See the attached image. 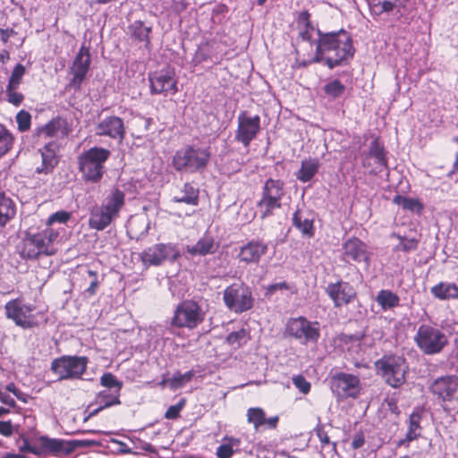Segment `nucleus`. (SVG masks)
<instances>
[{
	"label": "nucleus",
	"mask_w": 458,
	"mask_h": 458,
	"mask_svg": "<svg viewBox=\"0 0 458 458\" xmlns=\"http://www.w3.org/2000/svg\"><path fill=\"white\" fill-rule=\"evenodd\" d=\"M36 133L39 138L47 139L64 137L67 135L68 131L66 123L62 119L55 118L38 128Z\"/></svg>",
	"instance_id": "obj_26"
},
{
	"label": "nucleus",
	"mask_w": 458,
	"mask_h": 458,
	"mask_svg": "<svg viewBox=\"0 0 458 458\" xmlns=\"http://www.w3.org/2000/svg\"><path fill=\"white\" fill-rule=\"evenodd\" d=\"M25 71V67L18 64L11 74L7 86H10V88H19Z\"/></svg>",
	"instance_id": "obj_49"
},
{
	"label": "nucleus",
	"mask_w": 458,
	"mask_h": 458,
	"mask_svg": "<svg viewBox=\"0 0 458 458\" xmlns=\"http://www.w3.org/2000/svg\"><path fill=\"white\" fill-rule=\"evenodd\" d=\"M320 163L318 158H306L301 161L300 169L295 173L296 178L301 182H310L318 173Z\"/></svg>",
	"instance_id": "obj_29"
},
{
	"label": "nucleus",
	"mask_w": 458,
	"mask_h": 458,
	"mask_svg": "<svg viewBox=\"0 0 458 458\" xmlns=\"http://www.w3.org/2000/svg\"><path fill=\"white\" fill-rule=\"evenodd\" d=\"M284 196V182L279 180L269 179L265 182L263 194L259 201V208L261 218L271 215L275 208L281 206V199Z\"/></svg>",
	"instance_id": "obj_10"
},
{
	"label": "nucleus",
	"mask_w": 458,
	"mask_h": 458,
	"mask_svg": "<svg viewBox=\"0 0 458 458\" xmlns=\"http://www.w3.org/2000/svg\"><path fill=\"white\" fill-rule=\"evenodd\" d=\"M16 214L15 204L9 197L0 193V227H4Z\"/></svg>",
	"instance_id": "obj_33"
},
{
	"label": "nucleus",
	"mask_w": 458,
	"mask_h": 458,
	"mask_svg": "<svg viewBox=\"0 0 458 458\" xmlns=\"http://www.w3.org/2000/svg\"><path fill=\"white\" fill-rule=\"evenodd\" d=\"M209 157L208 148L187 147L176 151L173 165L179 172L195 173L206 167Z\"/></svg>",
	"instance_id": "obj_5"
},
{
	"label": "nucleus",
	"mask_w": 458,
	"mask_h": 458,
	"mask_svg": "<svg viewBox=\"0 0 458 458\" xmlns=\"http://www.w3.org/2000/svg\"><path fill=\"white\" fill-rule=\"evenodd\" d=\"M248 340L247 332L245 329H240L238 331L229 334L226 337V342L233 348L236 349L245 344Z\"/></svg>",
	"instance_id": "obj_43"
},
{
	"label": "nucleus",
	"mask_w": 458,
	"mask_h": 458,
	"mask_svg": "<svg viewBox=\"0 0 458 458\" xmlns=\"http://www.w3.org/2000/svg\"><path fill=\"white\" fill-rule=\"evenodd\" d=\"M285 334L300 343L316 344L320 336L318 322H311L304 317L290 318L285 326Z\"/></svg>",
	"instance_id": "obj_9"
},
{
	"label": "nucleus",
	"mask_w": 458,
	"mask_h": 458,
	"mask_svg": "<svg viewBox=\"0 0 458 458\" xmlns=\"http://www.w3.org/2000/svg\"><path fill=\"white\" fill-rule=\"evenodd\" d=\"M317 435H318V437L319 438L320 442L323 444V445H327L329 444V437L327 436V432H325L324 430L322 429H318L317 431Z\"/></svg>",
	"instance_id": "obj_64"
},
{
	"label": "nucleus",
	"mask_w": 458,
	"mask_h": 458,
	"mask_svg": "<svg viewBox=\"0 0 458 458\" xmlns=\"http://www.w3.org/2000/svg\"><path fill=\"white\" fill-rule=\"evenodd\" d=\"M85 273L88 276L85 277V280L89 279V286L85 289V293L89 296H92L96 293L98 285V274L90 269H85Z\"/></svg>",
	"instance_id": "obj_52"
},
{
	"label": "nucleus",
	"mask_w": 458,
	"mask_h": 458,
	"mask_svg": "<svg viewBox=\"0 0 458 458\" xmlns=\"http://www.w3.org/2000/svg\"><path fill=\"white\" fill-rule=\"evenodd\" d=\"M63 230V227H46L37 233L29 232L20 247L21 255L27 259H36L40 254H53L54 243Z\"/></svg>",
	"instance_id": "obj_3"
},
{
	"label": "nucleus",
	"mask_w": 458,
	"mask_h": 458,
	"mask_svg": "<svg viewBox=\"0 0 458 458\" xmlns=\"http://www.w3.org/2000/svg\"><path fill=\"white\" fill-rule=\"evenodd\" d=\"M247 420L249 423L253 424L255 429L258 430L266 422L264 410L259 407L248 409Z\"/></svg>",
	"instance_id": "obj_40"
},
{
	"label": "nucleus",
	"mask_w": 458,
	"mask_h": 458,
	"mask_svg": "<svg viewBox=\"0 0 458 458\" xmlns=\"http://www.w3.org/2000/svg\"><path fill=\"white\" fill-rule=\"evenodd\" d=\"M150 90L152 94L174 95L178 91L177 80L174 72L165 69L149 75Z\"/></svg>",
	"instance_id": "obj_15"
},
{
	"label": "nucleus",
	"mask_w": 458,
	"mask_h": 458,
	"mask_svg": "<svg viewBox=\"0 0 458 458\" xmlns=\"http://www.w3.org/2000/svg\"><path fill=\"white\" fill-rule=\"evenodd\" d=\"M14 34L13 30H0V39L4 44H6L9 38Z\"/></svg>",
	"instance_id": "obj_61"
},
{
	"label": "nucleus",
	"mask_w": 458,
	"mask_h": 458,
	"mask_svg": "<svg viewBox=\"0 0 458 458\" xmlns=\"http://www.w3.org/2000/svg\"><path fill=\"white\" fill-rule=\"evenodd\" d=\"M369 156L375 159L379 168L386 165L384 150L376 140L372 142L369 148Z\"/></svg>",
	"instance_id": "obj_46"
},
{
	"label": "nucleus",
	"mask_w": 458,
	"mask_h": 458,
	"mask_svg": "<svg viewBox=\"0 0 458 458\" xmlns=\"http://www.w3.org/2000/svg\"><path fill=\"white\" fill-rule=\"evenodd\" d=\"M111 152L101 147H93L78 157L79 170L85 181L99 182L105 174V163Z\"/></svg>",
	"instance_id": "obj_4"
},
{
	"label": "nucleus",
	"mask_w": 458,
	"mask_h": 458,
	"mask_svg": "<svg viewBox=\"0 0 458 458\" xmlns=\"http://www.w3.org/2000/svg\"><path fill=\"white\" fill-rule=\"evenodd\" d=\"M420 414L417 411H413L408 421V431L404 441L411 442L417 438L420 435Z\"/></svg>",
	"instance_id": "obj_38"
},
{
	"label": "nucleus",
	"mask_w": 458,
	"mask_h": 458,
	"mask_svg": "<svg viewBox=\"0 0 458 458\" xmlns=\"http://www.w3.org/2000/svg\"><path fill=\"white\" fill-rule=\"evenodd\" d=\"M125 203V194L119 189H113L105 197L100 205L90 210L89 225L97 231L106 229L115 220Z\"/></svg>",
	"instance_id": "obj_2"
},
{
	"label": "nucleus",
	"mask_w": 458,
	"mask_h": 458,
	"mask_svg": "<svg viewBox=\"0 0 458 458\" xmlns=\"http://www.w3.org/2000/svg\"><path fill=\"white\" fill-rule=\"evenodd\" d=\"M267 251L266 243L260 241H250L241 247L238 259L245 264H258Z\"/></svg>",
	"instance_id": "obj_23"
},
{
	"label": "nucleus",
	"mask_w": 458,
	"mask_h": 458,
	"mask_svg": "<svg viewBox=\"0 0 458 458\" xmlns=\"http://www.w3.org/2000/svg\"><path fill=\"white\" fill-rule=\"evenodd\" d=\"M353 53L352 39L346 31L326 33L317 42L313 62H324L332 69L352 57Z\"/></svg>",
	"instance_id": "obj_1"
},
{
	"label": "nucleus",
	"mask_w": 458,
	"mask_h": 458,
	"mask_svg": "<svg viewBox=\"0 0 458 458\" xmlns=\"http://www.w3.org/2000/svg\"><path fill=\"white\" fill-rule=\"evenodd\" d=\"M370 13L373 16H380L389 13L401 5L402 0H367Z\"/></svg>",
	"instance_id": "obj_30"
},
{
	"label": "nucleus",
	"mask_w": 458,
	"mask_h": 458,
	"mask_svg": "<svg viewBox=\"0 0 458 458\" xmlns=\"http://www.w3.org/2000/svg\"><path fill=\"white\" fill-rule=\"evenodd\" d=\"M431 392L444 402H458V377H442L430 386Z\"/></svg>",
	"instance_id": "obj_19"
},
{
	"label": "nucleus",
	"mask_w": 458,
	"mask_h": 458,
	"mask_svg": "<svg viewBox=\"0 0 458 458\" xmlns=\"http://www.w3.org/2000/svg\"><path fill=\"white\" fill-rule=\"evenodd\" d=\"M310 14L308 12H301L297 19V26L299 30V36L304 41H311L315 40V34L318 35V38L323 34L320 33L319 30H315V28L310 23ZM319 38H318V40Z\"/></svg>",
	"instance_id": "obj_27"
},
{
	"label": "nucleus",
	"mask_w": 458,
	"mask_h": 458,
	"mask_svg": "<svg viewBox=\"0 0 458 458\" xmlns=\"http://www.w3.org/2000/svg\"><path fill=\"white\" fill-rule=\"evenodd\" d=\"M19 450L21 453H30L35 455H40L42 454L41 447H36L31 445L28 439H23L22 444L19 446Z\"/></svg>",
	"instance_id": "obj_58"
},
{
	"label": "nucleus",
	"mask_w": 458,
	"mask_h": 458,
	"mask_svg": "<svg viewBox=\"0 0 458 458\" xmlns=\"http://www.w3.org/2000/svg\"><path fill=\"white\" fill-rule=\"evenodd\" d=\"M326 292L336 307L348 304L356 295L352 286L346 282L329 284Z\"/></svg>",
	"instance_id": "obj_22"
},
{
	"label": "nucleus",
	"mask_w": 458,
	"mask_h": 458,
	"mask_svg": "<svg viewBox=\"0 0 458 458\" xmlns=\"http://www.w3.org/2000/svg\"><path fill=\"white\" fill-rule=\"evenodd\" d=\"M58 151V146L55 142L51 141L46 144L42 149H40L42 157L41 167L37 168V173H50L58 163L56 153Z\"/></svg>",
	"instance_id": "obj_25"
},
{
	"label": "nucleus",
	"mask_w": 458,
	"mask_h": 458,
	"mask_svg": "<svg viewBox=\"0 0 458 458\" xmlns=\"http://www.w3.org/2000/svg\"><path fill=\"white\" fill-rule=\"evenodd\" d=\"M192 376L193 374L191 371L186 372L184 374H174L173 377H171L169 380L170 388L175 390L182 387L186 383H188L191 379Z\"/></svg>",
	"instance_id": "obj_45"
},
{
	"label": "nucleus",
	"mask_w": 458,
	"mask_h": 458,
	"mask_svg": "<svg viewBox=\"0 0 458 458\" xmlns=\"http://www.w3.org/2000/svg\"><path fill=\"white\" fill-rule=\"evenodd\" d=\"M376 301L383 310H388L399 306V296L390 290H381L378 292Z\"/></svg>",
	"instance_id": "obj_34"
},
{
	"label": "nucleus",
	"mask_w": 458,
	"mask_h": 458,
	"mask_svg": "<svg viewBox=\"0 0 458 458\" xmlns=\"http://www.w3.org/2000/svg\"><path fill=\"white\" fill-rule=\"evenodd\" d=\"M277 291H287L290 294L296 293L297 290L293 284H288L286 282H280L276 284H270L266 289V295L272 296Z\"/></svg>",
	"instance_id": "obj_44"
},
{
	"label": "nucleus",
	"mask_w": 458,
	"mask_h": 458,
	"mask_svg": "<svg viewBox=\"0 0 458 458\" xmlns=\"http://www.w3.org/2000/svg\"><path fill=\"white\" fill-rule=\"evenodd\" d=\"M414 341L427 355L437 354L448 344V337L443 330L427 324L418 327Z\"/></svg>",
	"instance_id": "obj_6"
},
{
	"label": "nucleus",
	"mask_w": 458,
	"mask_h": 458,
	"mask_svg": "<svg viewBox=\"0 0 458 458\" xmlns=\"http://www.w3.org/2000/svg\"><path fill=\"white\" fill-rule=\"evenodd\" d=\"M13 145V136L2 124H0V157L6 154Z\"/></svg>",
	"instance_id": "obj_42"
},
{
	"label": "nucleus",
	"mask_w": 458,
	"mask_h": 458,
	"mask_svg": "<svg viewBox=\"0 0 458 458\" xmlns=\"http://www.w3.org/2000/svg\"><path fill=\"white\" fill-rule=\"evenodd\" d=\"M88 359L84 356H62L51 363L52 372L58 380L78 379L86 371Z\"/></svg>",
	"instance_id": "obj_8"
},
{
	"label": "nucleus",
	"mask_w": 458,
	"mask_h": 458,
	"mask_svg": "<svg viewBox=\"0 0 458 458\" xmlns=\"http://www.w3.org/2000/svg\"><path fill=\"white\" fill-rule=\"evenodd\" d=\"M0 401L3 403H4L10 407H14L16 405L15 400L13 397H11L9 394H7L2 391H1Z\"/></svg>",
	"instance_id": "obj_60"
},
{
	"label": "nucleus",
	"mask_w": 458,
	"mask_h": 458,
	"mask_svg": "<svg viewBox=\"0 0 458 458\" xmlns=\"http://www.w3.org/2000/svg\"><path fill=\"white\" fill-rule=\"evenodd\" d=\"M119 396L120 391H113V390H103L98 393L97 395V403L100 405L98 409H97L94 413L98 411L110 407L112 405L119 404Z\"/></svg>",
	"instance_id": "obj_36"
},
{
	"label": "nucleus",
	"mask_w": 458,
	"mask_h": 458,
	"mask_svg": "<svg viewBox=\"0 0 458 458\" xmlns=\"http://www.w3.org/2000/svg\"><path fill=\"white\" fill-rule=\"evenodd\" d=\"M17 89L18 88H10V86L6 87L7 100L15 106H20L23 101V95L17 92Z\"/></svg>",
	"instance_id": "obj_56"
},
{
	"label": "nucleus",
	"mask_w": 458,
	"mask_h": 458,
	"mask_svg": "<svg viewBox=\"0 0 458 458\" xmlns=\"http://www.w3.org/2000/svg\"><path fill=\"white\" fill-rule=\"evenodd\" d=\"M95 133L121 142L125 136V126L123 119L111 115L104 118L96 125Z\"/></svg>",
	"instance_id": "obj_18"
},
{
	"label": "nucleus",
	"mask_w": 458,
	"mask_h": 458,
	"mask_svg": "<svg viewBox=\"0 0 458 458\" xmlns=\"http://www.w3.org/2000/svg\"><path fill=\"white\" fill-rule=\"evenodd\" d=\"M293 384L304 394H308L310 390V383L301 375L293 377Z\"/></svg>",
	"instance_id": "obj_57"
},
{
	"label": "nucleus",
	"mask_w": 458,
	"mask_h": 458,
	"mask_svg": "<svg viewBox=\"0 0 458 458\" xmlns=\"http://www.w3.org/2000/svg\"><path fill=\"white\" fill-rule=\"evenodd\" d=\"M131 29L133 30V35L140 40L144 41L148 38L150 29L143 26L141 22H135Z\"/></svg>",
	"instance_id": "obj_54"
},
{
	"label": "nucleus",
	"mask_w": 458,
	"mask_h": 458,
	"mask_svg": "<svg viewBox=\"0 0 458 458\" xmlns=\"http://www.w3.org/2000/svg\"><path fill=\"white\" fill-rule=\"evenodd\" d=\"M71 217V214L67 211H57L51 215L47 222V227H53L55 223L65 224Z\"/></svg>",
	"instance_id": "obj_53"
},
{
	"label": "nucleus",
	"mask_w": 458,
	"mask_h": 458,
	"mask_svg": "<svg viewBox=\"0 0 458 458\" xmlns=\"http://www.w3.org/2000/svg\"><path fill=\"white\" fill-rule=\"evenodd\" d=\"M225 305L236 313L250 310L252 306V296L250 289L242 284H233L224 292Z\"/></svg>",
	"instance_id": "obj_11"
},
{
	"label": "nucleus",
	"mask_w": 458,
	"mask_h": 458,
	"mask_svg": "<svg viewBox=\"0 0 458 458\" xmlns=\"http://www.w3.org/2000/svg\"><path fill=\"white\" fill-rule=\"evenodd\" d=\"M241 441L234 437H225L216 449L218 458H231L239 450Z\"/></svg>",
	"instance_id": "obj_37"
},
{
	"label": "nucleus",
	"mask_w": 458,
	"mask_h": 458,
	"mask_svg": "<svg viewBox=\"0 0 458 458\" xmlns=\"http://www.w3.org/2000/svg\"><path fill=\"white\" fill-rule=\"evenodd\" d=\"M199 199V190L189 183H185L182 191L175 196L173 200L174 202H182L189 205H197Z\"/></svg>",
	"instance_id": "obj_35"
},
{
	"label": "nucleus",
	"mask_w": 458,
	"mask_h": 458,
	"mask_svg": "<svg viewBox=\"0 0 458 458\" xmlns=\"http://www.w3.org/2000/svg\"><path fill=\"white\" fill-rule=\"evenodd\" d=\"M431 293L439 300L458 298V286L454 283L441 282L431 288Z\"/></svg>",
	"instance_id": "obj_31"
},
{
	"label": "nucleus",
	"mask_w": 458,
	"mask_h": 458,
	"mask_svg": "<svg viewBox=\"0 0 458 458\" xmlns=\"http://www.w3.org/2000/svg\"><path fill=\"white\" fill-rule=\"evenodd\" d=\"M393 202L400 207H402L405 210H410L412 212H419L422 209L421 203L413 198H407L401 195H396L393 199Z\"/></svg>",
	"instance_id": "obj_39"
},
{
	"label": "nucleus",
	"mask_w": 458,
	"mask_h": 458,
	"mask_svg": "<svg viewBox=\"0 0 458 458\" xmlns=\"http://www.w3.org/2000/svg\"><path fill=\"white\" fill-rule=\"evenodd\" d=\"M260 131V117L250 115L247 112H242L237 117V130L234 139L248 148L250 142Z\"/></svg>",
	"instance_id": "obj_14"
},
{
	"label": "nucleus",
	"mask_w": 458,
	"mask_h": 458,
	"mask_svg": "<svg viewBox=\"0 0 458 458\" xmlns=\"http://www.w3.org/2000/svg\"><path fill=\"white\" fill-rule=\"evenodd\" d=\"M186 400L184 398L180 399V401L176 404L171 405L167 408L165 413V418L167 420L177 419L181 411L184 408Z\"/></svg>",
	"instance_id": "obj_51"
},
{
	"label": "nucleus",
	"mask_w": 458,
	"mask_h": 458,
	"mask_svg": "<svg viewBox=\"0 0 458 458\" xmlns=\"http://www.w3.org/2000/svg\"><path fill=\"white\" fill-rule=\"evenodd\" d=\"M364 445V437L362 435H356L352 441V446L353 449H358Z\"/></svg>",
	"instance_id": "obj_62"
},
{
	"label": "nucleus",
	"mask_w": 458,
	"mask_h": 458,
	"mask_svg": "<svg viewBox=\"0 0 458 458\" xmlns=\"http://www.w3.org/2000/svg\"><path fill=\"white\" fill-rule=\"evenodd\" d=\"M392 237H395L399 241V243L394 247V250L396 251L410 252L416 250L418 247L419 242L415 238H407L396 233H393Z\"/></svg>",
	"instance_id": "obj_41"
},
{
	"label": "nucleus",
	"mask_w": 458,
	"mask_h": 458,
	"mask_svg": "<svg viewBox=\"0 0 458 458\" xmlns=\"http://www.w3.org/2000/svg\"><path fill=\"white\" fill-rule=\"evenodd\" d=\"M101 385L107 390L121 391L123 384L111 373H105L100 378Z\"/></svg>",
	"instance_id": "obj_48"
},
{
	"label": "nucleus",
	"mask_w": 458,
	"mask_h": 458,
	"mask_svg": "<svg viewBox=\"0 0 458 458\" xmlns=\"http://www.w3.org/2000/svg\"><path fill=\"white\" fill-rule=\"evenodd\" d=\"M314 215L307 211L297 210L293 215V225L309 237L314 234Z\"/></svg>",
	"instance_id": "obj_28"
},
{
	"label": "nucleus",
	"mask_w": 458,
	"mask_h": 458,
	"mask_svg": "<svg viewBox=\"0 0 458 458\" xmlns=\"http://www.w3.org/2000/svg\"><path fill=\"white\" fill-rule=\"evenodd\" d=\"M344 255L346 259L355 262H365L369 265V253L366 244L358 238H351L343 244Z\"/></svg>",
	"instance_id": "obj_24"
},
{
	"label": "nucleus",
	"mask_w": 458,
	"mask_h": 458,
	"mask_svg": "<svg viewBox=\"0 0 458 458\" xmlns=\"http://www.w3.org/2000/svg\"><path fill=\"white\" fill-rule=\"evenodd\" d=\"M90 65L89 50L85 46H81L76 55L70 72L72 75L69 86L74 89H79L85 80Z\"/></svg>",
	"instance_id": "obj_17"
},
{
	"label": "nucleus",
	"mask_w": 458,
	"mask_h": 458,
	"mask_svg": "<svg viewBox=\"0 0 458 458\" xmlns=\"http://www.w3.org/2000/svg\"><path fill=\"white\" fill-rule=\"evenodd\" d=\"M6 318L12 319L22 328H30L34 326L32 312L35 307L25 303L21 299H13L4 305Z\"/></svg>",
	"instance_id": "obj_13"
},
{
	"label": "nucleus",
	"mask_w": 458,
	"mask_h": 458,
	"mask_svg": "<svg viewBox=\"0 0 458 458\" xmlns=\"http://www.w3.org/2000/svg\"><path fill=\"white\" fill-rule=\"evenodd\" d=\"M179 256L174 245L168 243L155 244L141 253V260L147 267L159 266L166 259H175Z\"/></svg>",
	"instance_id": "obj_16"
},
{
	"label": "nucleus",
	"mask_w": 458,
	"mask_h": 458,
	"mask_svg": "<svg viewBox=\"0 0 458 458\" xmlns=\"http://www.w3.org/2000/svg\"><path fill=\"white\" fill-rule=\"evenodd\" d=\"M344 91V84L338 80L329 81L325 85V92L333 98L341 96Z\"/></svg>",
	"instance_id": "obj_50"
},
{
	"label": "nucleus",
	"mask_w": 458,
	"mask_h": 458,
	"mask_svg": "<svg viewBox=\"0 0 458 458\" xmlns=\"http://www.w3.org/2000/svg\"><path fill=\"white\" fill-rule=\"evenodd\" d=\"M5 389L10 392V393H13L15 397L21 401L22 403H27L28 402V399H29V395L21 392L17 387L16 386L13 384V383H10L8 384L6 386H5Z\"/></svg>",
	"instance_id": "obj_59"
},
{
	"label": "nucleus",
	"mask_w": 458,
	"mask_h": 458,
	"mask_svg": "<svg viewBox=\"0 0 458 458\" xmlns=\"http://www.w3.org/2000/svg\"><path fill=\"white\" fill-rule=\"evenodd\" d=\"M15 119L20 131L24 132L30 130L31 125V115L29 112L25 110L19 111Z\"/></svg>",
	"instance_id": "obj_47"
},
{
	"label": "nucleus",
	"mask_w": 458,
	"mask_h": 458,
	"mask_svg": "<svg viewBox=\"0 0 458 458\" xmlns=\"http://www.w3.org/2000/svg\"><path fill=\"white\" fill-rule=\"evenodd\" d=\"M331 389L340 397L355 396L359 392V378L351 374L338 373L331 378Z\"/></svg>",
	"instance_id": "obj_20"
},
{
	"label": "nucleus",
	"mask_w": 458,
	"mask_h": 458,
	"mask_svg": "<svg viewBox=\"0 0 458 458\" xmlns=\"http://www.w3.org/2000/svg\"><path fill=\"white\" fill-rule=\"evenodd\" d=\"M204 319L200 307L192 301H182L175 310L173 324L179 327L195 328Z\"/></svg>",
	"instance_id": "obj_12"
},
{
	"label": "nucleus",
	"mask_w": 458,
	"mask_h": 458,
	"mask_svg": "<svg viewBox=\"0 0 458 458\" xmlns=\"http://www.w3.org/2000/svg\"><path fill=\"white\" fill-rule=\"evenodd\" d=\"M376 368L393 387H398L405 382L409 369L404 358L396 355L383 357L376 362Z\"/></svg>",
	"instance_id": "obj_7"
},
{
	"label": "nucleus",
	"mask_w": 458,
	"mask_h": 458,
	"mask_svg": "<svg viewBox=\"0 0 458 458\" xmlns=\"http://www.w3.org/2000/svg\"><path fill=\"white\" fill-rule=\"evenodd\" d=\"M19 425H13L11 420L0 421V435L10 437L13 434L19 430Z\"/></svg>",
	"instance_id": "obj_55"
},
{
	"label": "nucleus",
	"mask_w": 458,
	"mask_h": 458,
	"mask_svg": "<svg viewBox=\"0 0 458 458\" xmlns=\"http://www.w3.org/2000/svg\"><path fill=\"white\" fill-rule=\"evenodd\" d=\"M114 443L117 444L119 445L118 451L121 454H132V451L131 448L127 446L126 444L119 441V440H114Z\"/></svg>",
	"instance_id": "obj_63"
},
{
	"label": "nucleus",
	"mask_w": 458,
	"mask_h": 458,
	"mask_svg": "<svg viewBox=\"0 0 458 458\" xmlns=\"http://www.w3.org/2000/svg\"><path fill=\"white\" fill-rule=\"evenodd\" d=\"M216 250V245L210 236H204L200 238L196 244L187 246V251L193 256H204L214 253Z\"/></svg>",
	"instance_id": "obj_32"
},
{
	"label": "nucleus",
	"mask_w": 458,
	"mask_h": 458,
	"mask_svg": "<svg viewBox=\"0 0 458 458\" xmlns=\"http://www.w3.org/2000/svg\"><path fill=\"white\" fill-rule=\"evenodd\" d=\"M39 442L42 453L53 455H68L80 446V442L76 440L50 438L46 436L40 437Z\"/></svg>",
	"instance_id": "obj_21"
}]
</instances>
